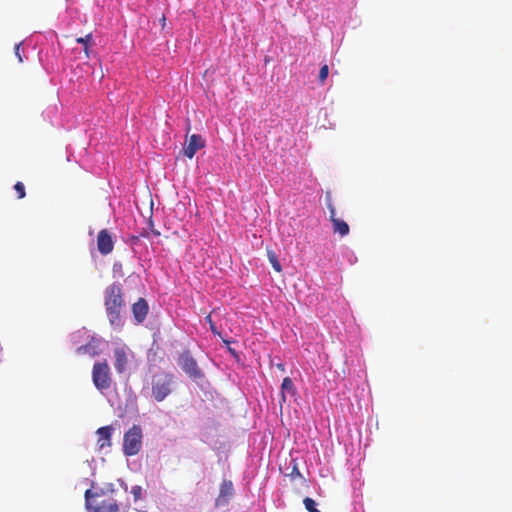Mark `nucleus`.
I'll use <instances>...</instances> for the list:
<instances>
[{
    "instance_id": "nucleus-21",
    "label": "nucleus",
    "mask_w": 512,
    "mask_h": 512,
    "mask_svg": "<svg viewBox=\"0 0 512 512\" xmlns=\"http://www.w3.org/2000/svg\"><path fill=\"white\" fill-rule=\"evenodd\" d=\"M205 320H206V322H208V323H209L210 330L212 331V333H213V334H215V335L220 336L221 334H220V332L217 330V328H216V326H215L214 322L212 321V318H211V315H210V314H208V315L205 317Z\"/></svg>"
},
{
    "instance_id": "nucleus-7",
    "label": "nucleus",
    "mask_w": 512,
    "mask_h": 512,
    "mask_svg": "<svg viewBox=\"0 0 512 512\" xmlns=\"http://www.w3.org/2000/svg\"><path fill=\"white\" fill-rule=\"evenodd\" d=\"M327 206L330 212V221L332 222L334 233H338L342 237L348 235L350 231L349 225L344 220L336 217L335 207L331 203H328Z\"/></svg>"
},
{
    "instance_id": "nucleus-19",
    "label": "nucleus",
    "mask_w": 512,
    "mask_h": 512,
    "mask_svg": "<svg viewBox=\"0 0 512 512\" xmlns=\"http://www.w3.org/2000/svg\"><path fill=\"white\" fill-rule=\"evenodd\" d=\"M14 189L17 193L18 199H23L26 196L25 186L22 182H17L14 185Z\"/></svg>"
},
{
    "instance_id": "nucleus-10",
    "label": "nucleus",
    "mask_w": 512,
    "mask_h": 512,
    "mask_svg": "<svg viewBox=\"0 0 512 512\" xmlns=\"http://www.w3.org/2000/svg\"><path fill=\"white\" fill-rule=\"evenodd\" d=\"M205 146V141L198 134H193L188 140V144L183 148L184 155L193 158L196 152Z\"/></svg>"
},
{
    "instance_id": "nucleus-9",
    "label": "nucleus",
    "mask_w": 512,
    "mask_h": 512,
    "mask_svg": "<svg viewBox=\"0 0 512 512\" xmlns=\"http://www.w3.org/2000/svg\"><path fill=\"white\" fill-rule=\"evenodd\" d=\"M234 494L233 483L230 480H223L220 485L219 495L216 498V506H225Z\"/></svg>"
},
{
    "instance_id": "nucleus-16",
    "label": "nucleus",
    "mask_w": 512,
    "mask_h": 512,
    "mask_svg": "<svg viewBox=\"0 0 512 512\" xmlns=\"http://www.w3.org/2000/svg\"><path fill=\"white\" fill-rule=\"evenodd\" d=\"M267 256H268V260H269L270 264L272 265V267L274 268V270L276 272H281L282 266L278 260L277 255L275 254V252L272 250H267Z\"/></svg>"
},
{
    "instance_id": "nucleus-4",
    "label": "nucleus",
    "mask_w": 512,
    "mask_h": 512,
    "mask_svg": "<svg viewBox=\"0 0 512 512\" xmlns=\"http://www.w3.org/2000/svg\"><path fill=\"white\" fill-rule=\"evenodd\" d=\"M92 381L99 391L108 390L111 387V371L106 360L94 363L92 368Z\"/></svg>"
},
{
    "instance_id": "nucleus-8",
    "label": "nucleus",
    "mask_w": 512,
    "mask_h": 512,
    "mask_svg": "<svg viewBox=\"0 0 512 512\" xmlns=\"http://www.w3.org/2000/svg\"><path fill=\"white\" fill-rule=\"evenodd\" d=\"M97 247L101 254L107 255L113 251L114 242L107 229L99 231L97 236Z\"/></svg>"
},
{
    "instance_id": "nucleus-26",
    "label": "nucleus",
    "mask_w": 512,
    "mask_h": 512,
    "mask_svg": "<svg viewBox=\"0 0 512 512\" xmlns=\"http://www.w3.org/2000/svg\"><path fill=\"white\" fill-rule=\"evenodd\" d=\"M152 233H153V235H155V236H159V235H160V232H159V231H157V230H152Z\"/></svg>"
},
{
    "instance_id": "nucleus-6",
    "label": "nucleus",
    "mask_w": 512,
    "mask_h": 512,
    "mask_svg": "<svg viewBox=\"0 0 512 512\" xmlns=\"http://www.w3.org/2000/svg\"><path fill=\"white\" fill-rule=\"evenodd\" d=\"M178 364L182 370L192 378H199L202 376L201 370L198 367L196 360L191 356L188 351L180 354Z\"/></svg>"
},
{
    "instance_id": "nucleus-12",
    "label": "nucleus",
    "mask_w": 512,
    "mask_h": 512,
    "mask_svg": "<svg viewBox=\"0 0 512 512\" xmlns=\"http://www.w3.org/2000/svg\"><path fill=\"white\" fill-rule=\"evenodd\" d=\"M112 432H113V427L108 425V426H103V427H100L98 430H97V436H98V439H97V444L99 446V449H104L106 447H110L111 446V436H112Z\"/></svg>"
},
{
    "instance_id": "nucleus-13",
    "label": "nucleus",
    "mask_w": 512,
    "mask_h": 512,
    "mask_svg": "<svg viewBox=\"0 0 512 512\" xmlns=\"http://www.w3.org/2000/svg\"><path fill=\"white\" fill-rule=\"evenodd\" d=\"M148 309V304L144 298H139L138 301L132 305V312L138 323H142L145 320Z\"/></svg>"
},
{
    "instance_id": "nucleus-20",
    "label": "nucleus",
    "mask_w": 512,
    "mask_h": 512,
    "mask_svg": "<svg viewBox=\"0 0 512 512\" xmlns=\"http://www.w3.org/2000/svg\"><path fill=\"white\" fill-rule=\"evenodd\" d=\"M328 74H329V67H328V65L325 64L320 68V71H319V82L321 84H323L325 82V80L328 77Z\"/></svg>"
},
{
    "instance_id": "nucleus-2",
    "label": "nucleus",
    "mask_w": 512,
    "mask_h": 512,
    "mask_svg": "<svg viewBox=\"0 0 512 512\" xmlns=\"http://www.w3.org/2000/svg\"><path fill=\"white\" fill-rule=\"evenodd\" d=\"M104 496L103 490L92 492L91 489L85 492V506L89 512H118L119 506L113 498L101 499Z\"/></svg>"
},
{
    "instance_id": "nucleus-1",
    "label": "nucleus",
    "mask_w": 512,
    "mask_h": 512,
    "mask_svg": "<svg viewBox=\"0 0 512 512\" xmlns=\"http://www.w3.org/2000/svg\"><path fill=\"white\" fill-rule=\"evenodd\" d=\"M104 305L110 324L120 328L122 322V312L125 308L123 288L120 283H112L104 291Z\"/></svg>"
},
{
    "instance_id": "nucleus-22",
    "label": "nucleus",
    "mask_w": 512,
    "mask_h": 512,
    "mask_svg": "<svg viewBox=\"0 0 512 512\" xmlns=\"http://www.w3.org/2000/svg\"><path fill=\"white\" fill-rule=\"evenodd\" d=\"M20 46H21L20 43L16 44L15 47H14V51H15V55L17 56L19 62H22L23 59H22L21 54H20Z\"/></svg>"
},
{
    "instance_id": "nucleus-18",
    "label": "nucleus",
    "mask_w": 512,
    "mask_h": 512,
    "mask_svg": "<svg viewBox=\"0 0 512 512\" xmlns=\"http://www.w3.org/2000/svg\"><path fill=\"white\" fill-rule=\"evenodd\" d=\"M303 504H304L306 510L309 512H320L316 508V503L312 498H309V497L304 498Z\"/></svg>"
},
{
    "instance_id": "nucleus-14",
    "label": "nucleus",
    "mask_w": 512,
    "mask_h": 512,
    "mask_svg": "<svg viewBox=\"0 0 512 512\" xmlns=\"http://www.w3.org/2000/svg\"><path fill=\"white\" fill-rule=\"evenodd\" d=\"M77 354H88L92 357L97 356L101 353L100 342L92 338L87 344L77 348Z\"/></svg>"
},
{
    "instance_id": "nucleus-15",
    "label": "nucleus",
    "mask_w": 512,
    "mask_h": 512,
    "mask_svg": "<svg viewBox=\"0 0 512 512\" xmlns=\"http://www.w3.org/2000/svg\"><path fill=\"white\" fill-rule=\"evenodd\" d=\"M294 396L296 394V388L289 377H285L281 385V399L283 402L286 401V395Z\"/></svg>"
},
{
    "instance_id": "nucleus-27",
    "label": "nucleus",
    "mask_w": 512,
    "mask_h": 512,
    "mask_svg": "<svg viewBox=\"0 0 512 512\" xmlns=\"http://www.w3.org/2000/svg\"><path fill=\"white\" fill-rule=\"evenodd\" d=\"M277 367H278L280 370L284 371V365H283V364H278V365H277Z\"/></svg>"
},
{
    "instance_id": "nucleus-3",
    "label": "nucleus",
    "mask_w": 512,
    "mask_h": 512,
    "mask_svg": "<svg viewBox=\"0 0 512 512\" xmlns=\"http://www.w3.org/2000/svg\"><path fill=\"white\" fill-rule=\"evenodd\" d=\"M173 384V375L167 372H161L153 375L151 381L152 397L157 401H163L171 392Z\"/></svg>"
},
{
    "instance_id": "nucleus-23",
    "label": "nucleus",
    "mask_w": 512,
    "mask_h": 512,
    "mask_svg": "<svg viewBox=\"0 0 512 512\" xmlns=\"http://www.w3.org/2000/svg\"><path fill=\"white\" fill-rule=\"evenodd\" d=\"M132 493L134 494L135 498L137 499L141 494V488L139 486L133 487Z\"/></svg>"
},
{
    "instance_id": "nucleus-29",
    "label": "nucleus",
    "mask_w": 512,
    "mask_h": 512,
    "mask_svg": "<svg viewBox=\"0 0 512 512\" xmlns=\"http://www.w3.org/2000/svg\"><path fill=\"white\" fill-rule=\"evenodd\" d=\"M229 351L232 353V354H235V351L231 348H229Z\"/></svg>"
},
{
    "instance_id": "nucleus-5",
    "label": "nucleus",
    "mask_w": 512,
    "mask_h": 512,
    "mask_svg": "<svg viewBox=\"0 0 512 512\" xmlns=\"http://www.w3.org/2000/svg\"><path fill=\"white\" fill-rule=\"evenodd\" d=\"M142 447V429L139 425H133L123 437V452L126 456H134Z\"/></svg>"
},
{
    "instance_id": "nucleus-25",
    "label": "nucleus",
    "mask_w": 512,
    "mask_h": 512,
    "mask_svg": "<svg viewBox=\"0 0 512 512\" xmlns=\"http://www.w3.org/2000/svg\"><path fill=\"white\" fill-rule=\"evenodd\" d=\"M165 21H166L165 16H162V18H161V24H162V26H164V25H165Z\"/></svg>"
},
{
    "instance_id": "nucleus-17",
    "label": "nucleus",
    "mask_w": 512,
    "mask_h": 512,
    "mask_svg": "<svg viewBox=\"0 0 512 512\" xmlns=\"http://www.w3.org/2000/svg\"><path fill=\"white\" fill-rule=\"evenodd\" d=\"M76 42L84 45V52H85L86 56L88 57L89 56V46L92 43V34L89 33V34L85 35L84 37H79L76 39Z\"/></svg>"
},
{
    "instance_id": "nucleus-24",
    "label": "nucleus",
    "mask_w": 512,
    "mask_h": 512,
    "mask_svg": "<svg viewBox=\"0 0 512 512\" xmlns=\"http://www.w3.org/2000/svg\"><path fill=\"white\" fill-rule=\"evenodd\" d=\"M294 475H296V476H301V474H300V472H299V470H298V468H297L296 464L293 466V470H292V472H291V476H292V477H294Z\"/></svg>"
},
{
    "instance_id": "nucleus-11",
    "label": "nucleus",
    "mask_w": 512,
    "mask_h": 512,
    "mask_svg": "<svg viewBox=\"0 0 512 512\" xmlns=\"http://www.w3.org/2000/svg\"><path fill=\"white\" fill-rule=\"evenodd\" d=\"M114 357H115V369L117 373L122 374L126 371L128 366V355L123 347H118L114 350Z\"/></svg>"
},
{
    "instance_id": "nucleus-28",
    "label": "nucleus",
    "mask_w": 512,
    "mask_h": 512,
    "mask_svg": "<svg viewBox=\"0 0 512 512\" xmlns=\"http://www.w3.org/2000/svg\"><path fill=\"white\" fill-rule=\"evenodd\" d=\"M141 236L147 237L148 234L147 233H141Z\"/></svg>"
}]
</instances>
